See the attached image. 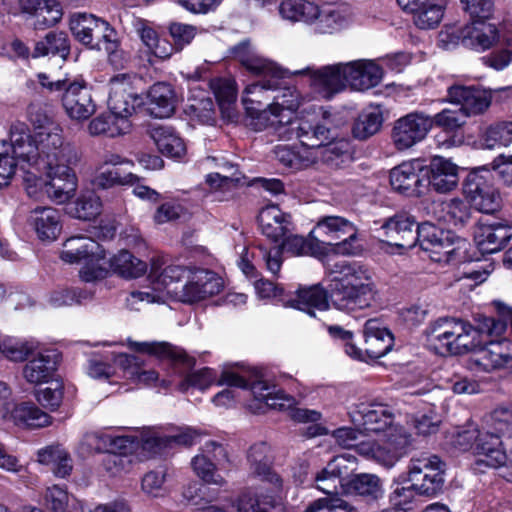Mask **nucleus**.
<instances>
[{
	"instance_id": "nucleus-1",
	"label": "nucleus",
	"mask_w": 512,
	"mask_h": 512,
	"mask_svg": "<svg viewBox=\"0 0 512 512\" xmlns=\"http://www.w3.org/2000/svg\"><path fill=\"white\" fill-rule=\"evenodd\" d=\"M62 132L58 123H51L35 133L33 142L25 123H13L10 127V143L3 140L0 147V188L8 185L16 166L21 162L36 165L37 168L75 162L76 151L64 141Z\"/></svg>"
},
{
	"instance_id": "nucleus-2",
	"label": "nucleus",
	"mask_w": 512,
	"mask_h": 512,
	"mask_svg": "<svg viewBox=\"0 0 512 512\" xmlns=\"http://www.w3.org/2000/svg\"><path fill=\"white\" fill-rule=\"evenodd\" d=\"M235 55L249 72L262 77L261 81L247 85L242 95L246 114L252 120L251 125L256 130L275 126L280 121L277 106H271V104L265 106L264 101L270 99L269 91L281 87V80L288 76V72L273 61L249 50V45L246 43L235 47Z\"/></svg>"
},
{
	"instance_id": "nucleus-3",
	"label": "nucleus",
	"mask_w": 512,
	"mask_h": 512,
	"mask_svg": "<svg viewBox=\"0 0 512 512\" xmlns=\"http://www.w3.org/2000/svg\"><path fill=\"white\" fill-rule=\"evenodd\" d=\"M327 269L331 277L330 300L336 309L351 313L373 304L377 290L368 268L341 260Z\"/></svg>"
},
{
	"instance_id": "nucleus-4",
	"label": "nucleus",
	"mask_w": 512,
	"mask_h": 512,
	"mask_svg": "<svg viewBox=\"0 0 512 512\" xmlns=\"http://www.w3.org/2000/svg\"><path fill=\"white\" fill-rule=\"evenodd\" d=\"M423 335L428 349L441 356L468 354L480 346V330L456 318H438Z\"/></svg>"
},
{
	"instance_id": "nucleus-5",
	"label": "nucleus",
	"mask_w": 512,
	"mask_h": 512,
	"mask_svg": "<svg viewBox=\"0 0 512 512\" xmlns=\"http://www.w3.org/2000/svg\"><path fill=\"white\" fill-rule=\"evenodd\" d=\"M164 261L161 258L151 260L149 278L154 287L152 289L135 290L127 297V304L132 309H137L135 305L139 302L145 303H164L165 296H175L179 298L180 291L172 286L181 280H188L192 270L181 265H168L163 267Z\"/></svg>"
},
{
	"instance_id": "nucleus-6",
	"label": "nucleus",
	"mask_w": 512,
	"mask_h": 512,
	"mask_svg": "<svg viewBox=\"0 0 512 512\" xmlns=\"http://www.w3.org/2000/svg\"><path fill=\"white\" fill-rule=\"evenodd\" d=\"M61 259L69 264L83 263L80 277L85 282L102 279L107 275V259L103 247L87 236H73L63 244Z\"/></svg>"
},
{
	"instance_id": "nucleus-7",
	"label": "nucleus",
	"mask_w": 512,
	"mask_h": 512,
	"mask_svg": "<svg viewBox=\"0 0 512 512\" xmlns=\"http://www.w3.org/2000/svg\"><path fill=\"white\" fill-rule=\"evenodd\" d=\"M417 243L425 251L430 252L431 258L437 262L449 263L455 260L471 262L478 260L470 254V244L464 239H457L454 244L453 238L448 231H444L431 223H423L417 226Z\"/></svg>"
},
{
	"instance_id": "nucleus-8",
	"label": "nucleus",
	"mask_w": 512,
	"mask_h": 512,
	"mask_svg": "<svg viewBox=\"0 0 512 512\" xmlns=\"http://www.w3.org/2000/svg\"><path fill=\"white\" fill-rule=\"evenodd\" d=\"M446 464L435 454L414 455L408 464V481L418 495L434 497L445 482Z\"/></svg>"
},
{
	"instance_id": "nucleus-9",
	"label": "nucleus",
	"mask_w": 512,
	"mask_h": 512,
	"mask_svg": "<svg viewBox=\"0 0 512 512\" xmlns=\"http://www.w3.org/2000/svg\"><path fill=\"white\" fill-rule=\"evenodd\" d=\"M448 99L460 108L444 109L433 118V126L445 132H455L465 124V119L480 113V91L472 86L454 85L448 89Z\"/></svg>"
},
{
	"instance_id": "nucleus-10",
	"label": "nucleus",
	"mask_w": 512,
	"mask_h": 512,
	"mask_svg": "<svg viewBox=\"0 0 512 512\" xmlns=\"http://www.w3.org/2000/svg\"><path fill=\"white\" fill-rule=\"evenodd\" d=\"M412 436L405 428H392L379 440H367L360 445V455L391 469L408 454Z\"/></svg>"
},
{
	"instance_id": "nucleus-11",
	"label": "nucleus",
	"mask_w": 512,
	"mask_h": 512,
	"mask_svg": "<svg viewBox=\"0 0 512 512\" xmlns=\"http://www.w3.org/2000/svg\"><path fill=\"white\" fill-rule=\"evenodd\" d=\"M283 238L282 247L267 249L263 246H259V252L265 262L266 269L273 275H277L280 271L282 265V248L293 255L311 254L320 257L327 253L325 242L320 241L315 234L311 237V232L309 233L308 239L299 235H286Z\"/></svg>"
},
{
	"instance_id": "nucleus-12",
	"label": "nucleus",
	"mask_w": 512,
	"mask_h": 512,
	"mask_svg": "<svg viewBox=\"0 0 512 512\" xmlns=\"http://www.w3.org/2000/svg\"><path fill=\"white\" fill-rule=\"evenodd\" d=\"M363 334L364 348H359L354 343L345 345V353L349 357L359 361L375 360L385 356L393 349V334L378 320L366 321Z\"/></svg>"
},
{
	"instance_id": "nucleus-13",
	"label": "nucleus",
	"mask_w": 512,
	"mask_h": 512,
	"mask_svg": "<svg viewBox=\"0 0 512 512\" xmlns=\"http://www.w3.org/2000/svg\"><path fill=\"white\" fill-rule=\"evenodd\" d=\"M357 228L350 220L337 215L321 217L311 231V237L315 234L320 241L325 242L327 252L329 246L335 242L336 250L344 254H354L355 249L351 242L357 239Z\"/></svg>"
},
{
	"instance_id": "nucleus-14",
	"label": "nucleus",
	"mask_w": 512,
	"mask_h": 512,
	"mask_svg": "<svg viewBox=\"0 0 512 512\" xmlns=\"http://www.w3.org/2000/svg\"><path fill=\"white\" fill-rule=\"evenodd\" d=\"M69 28L77 41L96 51L102 50L110 37L117 36L116 30L106 20L89 13L72 14Z\"/></svg>"
},
{
	"instance_id": "nucleus-15",
	"label": "nucleus",
	"mask_w": 512,
	"mask_h": 512,
	"mask_svg": "<svg viewBox=\"0 0 512 512\" xmlns=\"http://www.w3.org/2000/svg\"><path fill=\"white\" fill-rule=\"evenodd\" d=\"M433 127L431 117L422 113H409L395 121L392 142L397 150L409 149L421 142Z\"/></svg>"
},
{
	"instance_id": "nucleus-16",
	"label": "nucleus",
	"mask_w": 512,
	"mask_h": 512,
	"mask_svg": "<svg viewBox=\"0 0 512 512\" xmlns=\"http://www.w3.org/2000/svg\"><path fill=\"white\" fill-rule=\"evenodd\" d=\"M71 163H57L37 168L46 174L45 193L55 203L63 204L74 197L78 181Z\"/></svg>"
},
{
	"instance_id": "nucleus-17",
	"label": "nucleus",
	"mask_w": 512,
	"mask_h": 512,
	"mask_svg": "<svg viewBox=\"0 0 512 512\" xmlns=\"http://www.w3.org/2000/svg\"><path fill=\"white\" fill-rule=\"evenodd\" d=\"M269 447L264 442H259L252 445L248 451L247 459L249 463L250 473L255 477H258L263 482L271 485V493H259L257 495L243 494L238 500L244 496L259 497L264 496H275L277 499L282 498L283 483L282 479L278 474L272 471L269 460Z\"/></svg>"
},
{
	"instance_id": "nucleus-18",
	"label": "nucleus",
	"mask_w": 512,
	"mask_h": 512,
	"mask_svg": "<svg viewBox=\"0 0 512 512\" xmlns=\"http://www.w3.org/2000/svg\"><path fill=\"white\" fill-rule=\"evenodd\" d=\"M354 424L373 433H389L392 428H403L394 425V415L390 408L382 403H360L350 413Z\"/></svg>"
},
{
	"instance_id": "nucleus-19",
	"label": "nucleus",
	"mask_w": 512,
	"mask_h": 512,
	"mask_svg": "<svg viewBox=\"0 0 512 512\" xmlns=\"http://www.w3.org/2000/svg\"><path fill=\"white\" fill-rule=\"evenodd\" d=\"M108 108L112 113L130 119L136 108L143 104L142 97L133 87L126 74H120L110 80Z\"/></svg>"
},
{
	"instance_id": "nucleus-20",
	"label": "nucleus",
	"mask_w": 512,
	"mask_h": 512,
	"mask_svg": "<svg viewBox=\"0 0 512 512\" xmlns=\"http://www.w3.org/2000/svg\"><path fill=\"white\" fill-rule=\"evenodd\" d=\"M222 288V278L216 273L204 269L192 270L179 299L186 303L199 302L218 294Z\"/></svg>"
},
{
	"instance_id": "nucleus-21",
	"label": "nucleus",
	"mask_w": 512,
	"mask_h": 512,
	"mask_svg": "<svg viewBox=\"0 0 512 512\" xmlns=\"http://www.w3.org/2000/svg\"><path fill=\"white\" fill-rule=\"evenodd\" d=\"M62 105L72 120L84 121L96 112L91 89L84 81L69 82L62 96Z\"/></svg>"
},
{
	"instance_id": "nucleus-22",
	"label": "nucleus",
	"mask_w": 512,
	"mask_h": 512,
	"mask_svg": "<svg viewBox=\"0 0 512 512\" xmlns=\"http://www.w3.org/2000/svg\"><path fill=\"white\" fill-rule=\"evenodd\" d=\"M417 226L412 216L396 214L388 218L381 226L385 236L382 241L397 248L411 249L417 243Z\"/></svg>"
},
{
	"instance_id": "nucleus-23",
	"label": "nucleus",
	"mask_w": 512,
	"mask_h": 512,
	"mask_svg": "<svg viewBox=\"0 0 512 512\" xmlns=\"http://www.w3.org/2000/svg\"><path fill=\"white\" fill-rule=\"evenodd\" d=\"M311 86L322 98L330 99L348 86L346 64L326 65L310 72Z\"/></svg>"
},
{
	"instance_id": "nucleus-24",
	"label": "nucleus",
	"mask_w": 512,
	"mask_h": 512,
	"mask_svg": "<svg viewBox=\"0 0 512 512\" xmlns=\"http://www.w3.org/2000/svg\"><path fill=\"white\" fill-rule=\"evenodd\" d=\"M250 390L254 400L249 407L254 412H263L265 407L287 410L294 408L296 405L294 397L263 380L254 381L250 385Z\"/></svg>"
},
{
	"instance_id": "nucleus-25",
	"label": "nucleus",
	"mask_w": 512,
	"mask_h": 512,
	"mask_svg": "<svg viewBox=\"0 0 512 512\" xmlns=\"http://www.w3.org/2000/svg\"><path fill=\"white\" fill-rule=\"evenodd\" d=\"M345 64L348 86L355 91H365L377 86L384 75L382 66L375 60L360 59Z\"/></svg>"
},
{
	"instance_id": "nucleus-26",
	"label": "nucleus",
	"mask_w": 512,
	"mask_h": 512,
	"mask_svg": "<svg viewBox=\"0 0 512 512\" xmlns=\"http://www.w3.org/2000/svg\"><path fill=\"white\" fill-rule=\"evenodd\" d=\"M3 418L26 429H39L52 424V417L32 402L14 403L11 407L5 405Z\"/></svg>"
},
{
	"instance_id": "nucleus-27",
	"label": "nucleus",
	"mask_w": 512,
	"mask_h": 512,
	"mask_svg": "<svg viewBox=\"0 0 512 512\" xmlns=\"http://www.w3.org/2000/svg\"><path fill=\"white\" fill-rule=\"evenodd\" d=\"M128 347L138 353L147 354L160 360H168L172 363H182L187 367L194 365V359L186 352L166 341H133L128 340Z\"/></svg>"
},
{
	"instance_id": "nucleus-28",
	"label": "nucleus",
	"mask_w": 512,
	"mask_h": 512,
	"mask_svg": "<svg viewBox=\"0 0 512 512\" xmlns=\"http://www.w3.org/2000/svg\"><path fill=\"white\" fill-rule=\"evenodd\" d=\"M198 434L184 428L172 435L152 433L142 439V448L151 455H162L175 446H191L196 443Z\"/></svg>"
},
{
	"instance_id": "nucleus-29",
	"label": "nucleus",
	"mask_w": 512,
	"mask_h": 512,
	"mask_svg": "<svg viewBox=\"0 0 512 512\" xmlns=\"http://www.w3.org/2000/svg\"><path fill=\"white\" fill-rule=\"evenodd\" d=\"M421 171L422 167L418 161L403 162L391 170L390 184L401 194L417 196L421 193Z\"/></svg>"
},
{
	"instance_id": "nucleus-30",
	"label": "nucleus",
	"mask_w": 512,
	"mask_h": 512,
	"mask_svg": "<svg viewBox=\"0 0 512 512\" xmlns=\"http://www.w3.org/2000/svg\"><path fill=\"white\" fill-rule=\"evenodd\" d=\"M429 185L437 193L454 190L459 182L458 167L450 160L436 156L429 164Z\"/></svg>"
},
{
	"instance_id": "nucleus-31",
	"label": "nucleus",
	"mask_w": 512,
	"mask_h": 512,
	"mask_svg": "<svg viewBox=\"0 0 512 512\" xmlns=\"http://www.w3.org/2000/svg\"><path fill=\"white\" fill-rule=\"evenodd\" d=\"M262 233L274 242L282 239L289 232L290 217L277 205H268L261 209L258 216Z\"/></svg>"
},
{
	"instance_id": "nucleus-32",
	"label": "nucleus",
	"mask_w": 512,
	"mask_h": 512,
	"mask_svg": "<svg viewBox=\"0 0 512 512\" xmlns=\"http://www.w3.org/2000/svg\"><path fill=\"white\" fill-rule=\"evenodd\" d=\"M29 223L41 240L53 241L61 232L60 213L52 207H37L32 210Z\"/></svg>"
},
{
	"instance_id": "nucleus-33",
	"label": "nucleus",
	"mask_w": 512,
	"mask_h": 512,
	"mask_svg": "<svg viewBox=\"0 0 512 512\" xmlns=\"http://www.w3.org/2000/svg\"><path fill=\"white\" fill-rule=\"evenodd\" d=\"M290 130L305 146L320 148L326 142L334 139L333 131L321 123H312L308 120H297L290 124Z\"/></svg>"
},
{
	"instance_id": "nucleus-34",
	"label": "nucleus",
	"mask_w": 512,
	"mask_h": 512,
	"mask_svg": "<svg viewBox=\"0 0 512 512\" xmlns=\"http://www.w3.org/2000/svg\"><path fill=\"white\" fill-rule=\"evenodd\" d=\"M148 110L155 118H167L175 108V93L172 86L165 82L152 85L148 91Z\"/></svg>"
},
{
	"instance_id": "nucleus-35",
	"label": "nucleus",
	"mask_w": 512,
	"mask_h": 512,
	"mask_svg": "<svg viewBox=\"0 0 512 512\" xmlns=\"http://www.w3.org/2000/svg\"><path fill=\"white\" fill-rule=\"evenodd\" d=\"M511 367V343L508 340H491L482 346V370L491 371Z\"/></svg>"
},
{
	"instance_id": "nucleus-36",
	"label": "nucleus",
	"mask_w": 512,
	"mask_h": 512,
	"mask_svg": "<svg viewBox=\"0 0 512 512\" xmlns=\"http://www.w3.org/2000/svg\"><path fill=\"white\" fill-rule=\"evenodd\" d=\"M287 307L304 311L314 317L315 309L322 311L328 308L327 294L319 285L300 288L297 290L295 298L289 294Z\"/></svg>"
},
{
	"instance_id": "nucleus-37",
	"label": "nucleus",
	"mask_w": 512,
	"mask_h": 512,
	"mask_svg": "<svg viewBox=\"0 0 512 512\" xmlns=\"http://www.w3.org/2000/svg\"><path fill=\"white\" fill-rule=\"evenodd\" d=\"M38 462L51 467L58 478H67L73 470V462L69 452L61 445H50L37 453Z\"/></svg>"
},
{
	"instance_id": "nucleus-38",
	"label": "nucleus",
	"mask_w": 512,
	"mask_h": 512,
	"mask_svg": "<svg viewBox=\"0 0 512 512\" xmlns=\"http://www.w3.org/2000/svg\"><path fill=\"white\" fill-rule=\"evenodd\" d=\"M150 136L159 151L172 158H180L186 152L184 141L171 127L154 126L150 130Z\"/></svg>"
},
{
	"instance_id": "nucleus-39",
	"label": "nucleus",
	"mask_w": 512,
	"mask_h": 512,
	"mask_svg": "<svg viewBox=\"0 0 512 512\" xmlns=\"http://www.w3.org/2000/svg\"><path fill=\"white\" fill-rule=\"evenodd\" d=\"M511 456L512 451L509 455L504 451L500 436L491 431H487L485 437L482 438V464L492 468L505 465L506 468L510 470Z\"/></svg>"
},
{
	"instance_id": "nucleus-40",
	"label": "nucleus",
	"mask_w": 512,
	"mask_h": 512,
	"mask_svg": "<svg viewBox=\"0 0 512 512\" xmlns=\"http://www.w3.org/2000/svg\"><path fill=\"white\" fill-rule=\"evenodd\" d=\"M186 113L201 124H211L214 121V103L204 90L192 89L185 108Z\"/></svg>"
},
{
	"instance_id": "nucleus-41",
	"label": "nucleus",
	"mask_w": 512,
	"mask_h": 512,
	"mask_svg": "<svg viewBox=\"0 0 512 512\" xmlns=\"http://www.w3.org/2000/svg\"><path fill=\"white\" fill-rule=\"evenodd\" d=\"M56 369L55 355L39 354L31 359L23 368V377L30 384L48 382Z\"/></svg>"
},
{
	"instance_id": "nucleus-42",
	"label": "nucleus",
	"mask_w": 512,
	"mask_h": 512,
	"mask_svg": "<svg viewBox=\"0 0 512 512\" xmlns=\"http://www.w3.org/2000/svg\"><path fill=\"white\" fill-rule=\"evenodd\" d=\"M511 233L508 226L501 221L482 220V252L492 254L500 251L510 239Z\"/></svg>"
},
{
	"instance_id": "nucleus-43",
	"label": "nucleus",
	"mask_w": 512,
	"mask_h": 512,
	"mask_svg": "<svg viewBox=\"0 0 512 512\" xmlns=\"http://www.w3.org/2000/svg\"><path fill=\"white\" fill-rule=\"evenodd\" d=\"M279 13L291 22L312 23L319 16V7L307 0H285L279 6Z\"/></svg>"
},
{
	"instance_id": "nucleus-44",
	"label": "nucleus",
	"mask_w": 512,
	"mask_h": 512,
	"mask_svg": "<svg viewBox=\"0 0 512 512\" xmlns=\"http://www.w3.org/2000/svg\"><path fill=\"white\" fill-rule=\"evenodd\" d=\"M109 268L124 278H137L147 271V264L130 252L123 250L107 260V272Z\"/></svg>"
},
{
	"instance_id": "nucleus-45",
	"label": "nucleus",
	"mask_w": 512,
	"mask_h": 512,
	"mask_svg": "<svg viewBox=\"0 0 512 512\" xmlns=\"http://www.w3.org/2000/svg\"><path fill=\"white\" fill-rule=\"evenodd\" d=\"M69 53L70 41L68 35L62 31H52L43 40L35 44L32 56L37 58L51 54L66 59Z\"/></svg>"
},
{
	"instance_id": "nucleus-46",
	"label": "nucleus",
	"mask_w": 512,
	"mask_h": 512,
	"mask_svg": "<svg viewBox=\"0 0 512 512\" xmlns=\"http://www.w3.org/2000/svg\"><path fill=\"white\" fill-rule=\"evenodd\" d=\"M383 124V114L379 106H369L356 119L353 126L355 138L365 140L380 131Z\"/></svg>"
},
{
	"instance_id": "nucleus-47",
	"label": "nucleus",
	"mask_w": 512,
	"mask_h": 512,
	"mask_svg": "<svg viewBox=\"0 0 512 512\" xmlns=\"http://www.w3.org/2000/svg\"><path fill=\"white\" fill-rule=\"evenodd\" d=\"M444 6L435 0H424L410 13L413 15V23L416 27L427 30L436 28L443 16Z\"/></svg>"
},
{
	"instance_id": "nucleus-48",
	"label": "nucleus",
	"mask_w": 512,
	"mask_h": 512,
	"mask_svg": "<svg viewBox=\"0 0 512 512\" xmlns=\"http://www.w3.org/2000/svg\"><path fill=\"white\" fill-rule=\"evenodd\" d=\"M138 181V177L133 173L122 174L119 169L97 165L92 179L95 187L109 189L114 186H133Z\"/></svg>"
},
{
	"instance_id": "nucleus-49",
	"label": "nucleus",
	"mask_w": 512,
	"mask_h": 512,
	"mask_svg": "<svg viewBox=\"0 0 512 512\" xmlns=\"http://www.w3.org/2000/svg\"><path fill=\"white\" fill-rule=\"evenodd\" d=\"M101 209L100 197L94 191H86L68 208V214L76 219L89 221L100 215Z\"/></svg>"
},
{
	"instance_id": "nucleus-50",
	"label": "nucleus",
	"mask_w": 512,
	"mask_h": 512,
	"mask_svg": "<svg viewBox=\"0 0 512 512\" xmlns=\"http://www.w3.org/2000/svg\"><path fill=\"white\" fill-rule=\"evenodd\" d=\"M38 343L34 340H26L12 336H4L0 339V353L6 359L14 362H22L37 349Z\"/></svg>"
},
{
	"instance_id": "nucleus-51",
	"label": "nucleus",
	"mask_w": 512,
	"mask_h": 512,
	"mask_svg": "<svg viewBox=\"0 0 512 512\" xmlns=\"http://www.w3.org/2000/svg\"><path fill=\"white\" fill-rule=\"evenodd\" d=\"M299 105V94L295 89L284 88L281 94L274 96L271 106H277L278 119L281 121L272 127L278 129L284 124H290L291 114L298 109Z\"/></svg>"
},
{
	"instance_id": "nucleus-52",
	"label": "nucleus",
	"mask_w": 512,
	"mask_h": 512,
	"mask_svg": "<svg viewBox=\"0 0 512 512\" xmlns=\"http://www.w3.org/2000/svg\"><path fill=\"white\" fill-rule=\"evenodd\" d=\"M349 149V142L334 134L333 140L319 148L320 161L330 167H340L349 158Z\"/></svg>"
},
{
	"instance_id": "nucleus-53",
	"label": "nucleus",
	"mask_w": 512,
	"mask_h": 512,
	"mask_svg": "<svg viewBox=\"0 0 512 512\" xmlns=\"http://www.w3.org/2000/svg\"><path fill=\"white\" fill-rule=\"evenodd\" d=\"M44 501L53 512H71L78 504V500L70 495L64 486L56 484L46 488Z\"/></svg>"
},
{
	"instance_id": "nucleus-54",
	"label": "nucleus",
	"mask_w": 512,
	"mask_h": 512,
	"mask_svg": "<svg viewBox=\"0 0 512 512\" xmlns=\"http://www.w3.org/2000/svg\"><path fill=\"white\" fill-rule=\"evenodd\" d=\"M63 16L61 4L57 0H44L31 15L35 29L44 30L57 24Z\"/></svg>"
},
{
	"instance_id": "nucleus-55",
	"label": "nucleus",
	"mask_w": 512,
	"mask_h": 512,
	"mask_svg": "<svg viewBox=\"0 0 512 512\" xmlns=\"http://www.w3.org/2000/svg\"><path fill=\"white\" fill-rule=\"evenodd\" d=\"M316 31L321 34L333 33L347 24L349 15L343 8L319 9V16L316 18Z\"/></svg>"
},
{
	"instance_id": "nucleus-56",
	"label": "nucleus",
	"mask_w": 512,
	"mask_h": 512,
	"mask_svg": "<svg viewBox=\"0 0 512 512\" xmlns=\"http://www.w3.org/2000/svg\"><path fill=\"white\" fill-rule=\"evenodd\" d=\"M194 473L207 484L223 486L226 481L216 471V464L206 455H196L191 460Z\"/></svg>"
},
{
	"instance_id": "nucleus-57",
	"label": "nucleus",
	"mask_w": 512,
	"mask_h": 512,
	"mask_svg": "<svg viewBox=\"0 0 512 512\" xmlns=\"http://www.w3.org/2000/svg\"><path fill=\"white\" fill-rule=\"evenodd\" d=\"M493 8V0H482V50L490 49L500 40L498 23L489 20Z\"/></svg>"
},
{
	"instance_id": "nucleus-58",
	"label": "nucleus",
	"mask_w": 512,
	"mask_h": 512,
	"mask_svg": "<svg viewBox=\"0 0 512 512\" xmlns=\"http://www.w3.org/2000/svg\"><path fill=\"white\" fill-rule=\"evenodd\" d=\"M216 380V372L211 368L205 367L186 375L178 385V389L181 392H186L189 388L204 391L214 384Z\"/></svg>"
},
{
	"instance_id": "nucleus-59",
	"label": "nucleus",
	"mask_w": 512,
	"mask_h": 512,
	"mask_svg": "<svg viewBox=\"0 0 512 512\" xmlns=\"http://www.w3.org/2000/svg\"><path fill=\"white\" fill-rule=\"evenodd\" d=\"M281 499H277L275 496H264L250 497L244 496L237 500V511L238 512H271L275 508Z\"/></svg>"
},
{
	"instance_id": "nucleus-60",
	"label": "nucleus",
	"mask_w": 512,
	"mask_h": 512,
	"mask_svg": "<svg viewBox=\"0 0 512 512\" xmlns=\"http://www.w3.org/2000/svg\"><path fill=\"white\" fill-rule=\"evenodd\" d=\"M486 426L499 434L512 433V408L500 406L495 408L485 420Z\"/></svg>"
},
{
	"instance_id": "nucleus-61",
	"label": "nucleus",
	"mask_w": 512,
	"mask_h": 512,
	"mask_svg": "<svg viewBox=\"0 0 512 512\" xmlns=\"http://www.w3.org/2000/svg\"><path fill=\"white\" fill-rule=\"evenodd\" d=\"M443 211L445 212L444 220L454 227L464 226L470 218L468 206L459 199L443 203Z\"/></svg>"
},
{
	"instance_id": "nucleus-62",
	"label": "nucleus",
	"mask_w": 512,
	"mask_h": 512,
	"mask_svg": "<svg viewBox=\"0 0 512 512\" xmlns=\"http://www.w3.org/2000/svg\"><path fill=\"white\" fill-rule=\"evenodd\" d=\"M210 88L220 106L229 105L236 100L237 90L233 79H212L210 81Z\"/></svg>"
},
{
	"instance_id": "nucleus-63",
	"label": "nucleus",
	"mask_w": 512,
	"mask_h": 512,
	"mask_svg": "<svg viewBox=\"0 0 512 512\" xmlns=\"http://www.w3.org/2000/svg\"><path fill=\"white\" fill-rule=\"evenodd\" d=\"M349 483L351 489L359 495L377 497L381 492L380 479L373 474L356 475Z\"/></svg>"
},
{
	"instance_id": "nucleus-64",
	"label": "nucleus",
	"mask_w": 512,
	"mask_h": 512,
	"mask_svg": "<svg viewBox=\"0 0 512 512\" xmlns=\"http://www.w3.org/2000/svg\"><path fill=\"white\" fill-rule=\"evenodd\" d=\"M483 171H492L506 186H512V154H500L490 164L482 165Z\"/></svg>"
}]
</instances>
